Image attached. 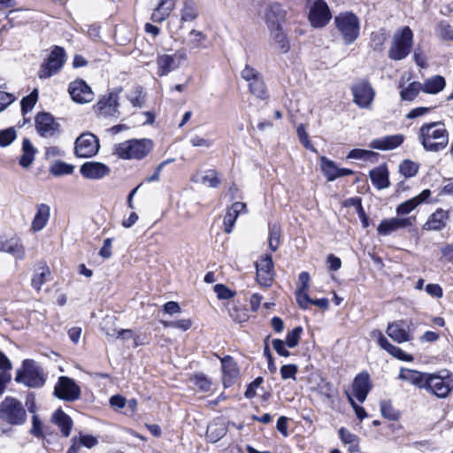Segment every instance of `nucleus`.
<instances>
[{
	"label": "nucleus",
	"mask_w": 453,
	"mask_h": 453,
	"mask_svg": "<svg viewBox=\"0 0 453 453\" xmlns=\"http://www.w3.org/2000/svg\"><path fill=\"white\" fill-rule=\"evenodd\" d=\"M449 370H442L444 374H426L418 370H400L398 378L418 388L430 390L438 397H446L453 388V376Z\"/></svg>",
	"instance_id": "f257e3e1"
},
{
	"label": "nucleus",
	"mask_w": 453,
	"mask_h": 453,
	"mask_svg": "<svg viewBox=\"0 0 453 453\" xmlns=\"http://www.w3.org/2000/svg\"><path fill=\"white\" fill-rule=\"evenodd\" d=\"M418 140L428 152H439L449 144V132L441 121L424 123L418 129Z\"/></svg>",
	"instance_id": "f03ea898"
},
{
	"label": "nucleus",
	"mask_w": 453,
	"mask_h": 453,
	"mask_svg": "<svg viewBox=\"0 0 453 453\" xmlns=\"http://www.w3.org/2000/svg\"><path fill=\"white\" fill-rule=\"evenodd\" d=\"M153 149L150 139H130L118 143L114 147V155L124 160H141L147 157Z\"/></svg>",
	"instance_id": "7ed1b4c3"
},
{
	"label": "nucleus",
	"mask_w": 453,
	"mask_h": 453,
	"mask_svg": "<svg viewBox=\"0 0 453 453\" xmlns=\"http://www.w3.org/2000/svg\"><path fill=\"white\" fill-rule=\"evenodd\" d=\"M413 45V33L409 27L398 29L393 36L388 50V58L395 61L404 59L411 52Z\"/></svg>",
	"instance_id": "20e7f679"
},
{
	"label": "nucleus",
	"mask_w": 453,
	"mask_h": 453,
	"mask_svg": "<svg viewBox=\"0 0 453 453\" xmlns=\"http://www.w3.org/2000/svg\"><path fill=\"white\" fill-rule=\"evenodd\" d=\"M0 419L12 426H20L27 420V411L18 399L6 396L0 403Z\"/></svg>",
	"instance_id": "39448f33"
},
{
	"label": "nucleus",
	"mask_w": 453,
	"mask_h": 453,
	"mask_svg": "<svg viewBox=\"0 0 453 453\" xmlns=\"http://www.w3.org/2000/svg\"><path fill=\"white\" fill-rule=\"evenodd\" d=\"M241 77L247 82L250 94L260 100H267L269 98V92L264 78L257 69L250 65H246L241 71Z\"/></svg>",
	"instance_id": "423d86ee"
},
{
	"label": "nucleus",
	"mask_w": 453,
	"mask_h": 453,
	"mask_svg": "<svg viewBox=\"0 0 453 453\" xmlns=\"http://www.w3.org/2000/svg\"><path fill=\"white\" fill-rule=\"evenodd\" d=\"M334 22L346 44L357 40L359 35V20L355 14L342 13L335 18Z\"/></svg>",
	"instance_id": "0eeeda50"
},
{
	"label": "nucleus",
	"mask_w": 453,
	"mask_h": 453,
	"mask_svg": "<svg viewBox=\"0 0 453 453\" xmlns=\"http://www.w3.org/2000/svg\"><path fill=\"white\" fill-rule=\"evenodd\" d=\"M121 90L122 88H119L103 96L94 106L95 111L104 118L118 119L120 115L119 95Z\"/></svg>",
	"instance_id": "6e6552de"
},
{
	"label": "nucleus",
	"mask_w": 453,
	"mask_h": 453,
	"mask_svg": "<svg viewBox=\"0 0 453 453\" xmlns=\"http://www.w3.org/2000/svg\"><path fill=\"white\" fill-rule=\"evenodd\" d=\"M65 62V52L64 48L54 46L50 55L42 65L38 76L40 79H48L58 73Z\"/></svg>",
	"instance_id": "1a4fd4ad"
},
{
	"label": "nucleus",
	"mask_w": 453,
	"mask_h": 453,
	"mask_svg": "<svg viewBox=\"0 0 453 453\" xmlns=\"http://www.w3.org/2000/svg\"><path fill=\"white\" fill-rule=\"evenodd\" d=\"M99 150V139L92 133H83L75 140L74 154L77 157H92L98 153Z\"/></svg>",
	"instance_id": "9d476101"
},
{
	"label": "nucleus",
	"mask_w": 453,
	"mask_h": 453,
	"mask_svg": "<svg viewBox=\"0 0 453 453\" xmlns=\"http://www.w3.org/2000/svg\"><path fill=\"white\" fill-rule=\"evenodd\" d=\"M35 129L43 138H55L61 133V126L49 112L42 111L35 118Z\"/></svg>",
	"instance_id": "9b49d317"
},
{
	"label": "nucleus",
	"mask_w": 453,
	"mask_h": 453,
	"mask_svg": "<svg viewBox=\"0 0 453 453\" xmlns=\"http://www.w3.org/2000/svg\"><path fill=\"white\" fill-rule=\"evenodd\" d=\"M187 59L184 50H176L173 54H159L157 57V75L162 77L178 69L181 63Z\"/></svg>",
	"instance_id": "f8f14e48"
},
{
	"label": "nucleus",
	"mask_w": 453,
	"mask_h": 453,
	"mask_svg": "<svg viewBox=\"0 0 453 453\" xmlns=\"http://www.w3.org/2000/svg\"><path fill=\"white\" fill-rule=\"evenodd\" d=\"M353 102L362 109H368L375 96V91L367 80H361L351 87Z\"/></svg>",
	"instance_id": "ddd939ff"
},
{
	"label": "nucleus",
	"mask_w": 453,
	"mask_h": 453,
	"mask_svg": "<svg viewBox=\"0 0 453 453\" xmlns=\"http://www.w3.org/2000/svg\"><path fill=\"white\" fill-rule=\"evenodd\" d=\"M54 395L59 399L74 402L81 396V388L73 379L61 376L55 385Z\"/></svg>",
	"instance_id": "4468645a"
},
{
	"label": "nucleus",
	"mask_w": 453,
	"mask_h": 453,
	"mask_svg": "<svg viewBox=\"0 0 453 453\" xmlns=\"http://www.w3.org/2000/svg\"><path fill=\"white\" fill-rule=\"evenodd\" d=\"M412 322L411 320L400 319L388 323L387 334L395 342L403 343L412 340Z\"/></svg>",
	"instance_id": "2eb2a0df"
},
{
	"label": "nucleus",
	"mask_w": 453,
	"mask_h": 453,
	"mask_svg": "<svg viewBox=\"0 0 453 453\" xmlns=\"http://www.w3.org/2000/svg\"><path fill=\"white\" fill-rule=\"evenodd\" d=\"M415 220V216L385 219L379 224L377 234L382 236L389 235L398 230L412 226Z\"/></svg>",
	"instance_id": "dca6fc26"
},
{
	"label": "nucleus",
	"mask_w": 453,
	"mask_h": 453,
	"mask_svg": "<svg viewBox=\"0 0 453 453\" xmlns=\"http://www.w3.org/2000/svg\"><path fill=\"white\" fill-rule=\"evenodd\" d=\"M308 17L313 27H323L330 21L332 15L324 0H316L311 6Z\"/></svg>",
	"instance_id": "f3484780"
},
{
	"label": "nucleus",
	"mask_w": 453,
	"mask_h": 453,
	"mask_svg": "<svg viewBox=\"0 0 453 453\" xmlns=\"http://www.w3.org/2000/svg\"><path fill=\"white\" fill-rule=\"evenodd\" d=\"M257 281L259 285L268 288L272 285L274 277L273 262L272 255H265L256 263Z\"/></svg>",
	"instance_id": "a211bd4d"
},
{
	"label": "nucleus",
	"mask_w": 453,
	"mask_h": 453,
	"mask_svg": "<svg viewBox=\"0 0 453 453\" xmlns=\"http://www.w3.org/2000/svg\"><path fill=\"white\" fill-rule=\"evenodd\" d=\"M68 92L73 101L77 104H87L94 99L91 88L83 80L72 81L69 84Z\"/></svg>",
	"instance_id": "6ab92c4d"
},
{
	"label": "nucleus",
	"mask_w": 453,
	"mask_h": 453,
	"mask_svg": "<svg viewBox=\"0 0 453 453\" xmlns=\"http://www.w3.org/2000/svg\"><path fill=\"white\" fill-rule=\"evenodd\" d=\"M320 168L328 181H334L338 178L354 174L353 170L340 168L335 162L326 157H320Z\"/></svg>",
	"instance_id": "aec40b11"
},
{
	"label": "nucleus",
	"mask_w": 453,
	"mask_h": 453,
	"mask_svg": "<svg viewBox=\"0 0 453 453\" xmlns=\"http://www.w3.org/2000/svg\"><path fill=\"white\" fill-rule=\"evenodd\" d=\"M110 168L104 163L96 161H88L81 165V174L89 180H99L110 173Z\"/></svg>",
	"instance_id": "412c9836"
},
{
	"label": "nucleus",
	"mask_w": 453,
	"mask_h": 453,
	"mask_svg": "<svg viewBox=\"0 0 453 453\" xmlns=\"http://www.w3.org/2000/svg\"><path fill=\"white\" fill-rule=\"evenodd\" d=\"M372 335L377 337L378 344L394 357L404 362H411L413 360L411 355L405 353L400 348L390 343L380 331H373Z\"/></svg>",
	"instance_id": "4be33fe9"
},
{
	"label": "nucleus",
	"mask_w": 453,
	"mask_h": 453,
	"mask_svg": "<svg viewBox=\"0 0 453 453\" xmlns=\"http://www.w3.org/2000/svg\"><path fill=\"white\" fill-rule=\"evenodd\" d=\"M15 380L29 388H41L45 383V377L39 370H18Z\"/></svg>",
	"instance_id": "5701e85b"
},
{
	"label": "nucleus",
	"mask_w": 453,
	"mask_h": 453,
	"mask_svg": "<svg viewBox=\"0 0 453 453\" xmlns=\"http://www.w3.org/2000/svg\"><path fill=\"white\" fill-rule=\"evenodd\" d=\"M372 385L370 380V375L365 371L358 373L355 377L352 385L353 393L356 398L360 403H363L366 399V396L372 389Z\"/></svg>",
	"instance_id": "b1692460"
},
{
	"label": "nucleus",
	"mask_w": 453,
	"mask_h": 453,
	"mask_svg": "<svg viewBox=\"0 0 453 453\" xmlns=\"http://www.w3.org/2000/svg\"><path fill=\"white\" fill-rule=\"evenodd\" d=\"M0 251L9 253L19 260L25 258V248L21 241L17 237L8 239L4 235H0Z\"/></svg>",
	"instance_id": "393cba45"
},
{
	"label": "nucleus",
	"mask_w": 453,
	"mask_h": 453,
	"mask_svg": "<svg viewBox=\"0 0 453 453\" xmlns=\"http://www.w3.org/2000/svg\"><path fill=\"white\" fill-rule=\"evenodd\" d=\"M405 136L402 134L386 135L372 140L369 147L380 150H391L400 147L404 142Z\"/></svg>",
	"instance_id": "a878e982"
},
{
	"label": "nucleus",
	"mask_w": 453,
	"mask_h": 453,
	"mask_svg": "<svg viewBox=\"0 0 453 453\" xmlns=\"http://www.w3.org/2000/svg\"><path fill=\"white\" fill-rule=\"evenodd\" d=\"M431 196L430 189H424L418 196L400 203L395 209V212L398 216L408 215L414 211L418 205L426 202Z\"/></svg>",
	"instance_id": "bb28decb"
},
{
	"label": "nucleus",
	"mask_w": 453,
	"mask_h": 453,
	"mask_svg": "<svg viewBox=\"0 0 453 453\" xmlns=\"http://www.w3.org/2000/svg\"><path fill=\"white\" fill-rule=\"evenodd\" d=\"M448 219L449 212L439 208L428 217L422 228L426 231H441L446 226Z\"/></svg>",
	"instance_id": "cd10ccee"
},
{
	"label": "nucleus",
	"mask_w": 453,
	"mask_h": 453,
	"mask_svg": "<svg viewBox=\"0 0 453 453\" xmlns=\"http://www.w3.org/2000/svg\"><path fill=\"white\" fill-rule=\"evenodd\" d=\"M270 32V43L279 52L285 54L290 50V42L288 35L285 34L283 27H274L269 30Z\"/></svg>",
	"instance_id": "c85d7f7f"
},
{
	"label": "nucleus",
	"mask_w": 453,
	"mask_h": 453,
	"mask_svg": "<svg viewBox=\"0 0 453 453\" xmlns=\"http://www.w3.org/2000/svg\"><path fill=\"white\" fill-rule=\"evenodd\" d=\"M389 173L386 164L375 167L369 172L372 184L379 190L388 188L390 186Z\"/></svg>",
	"instance_id": "c756f323"
},
{
	"label": "nucleus",
	"mask_w": 453,
	"mask_h": 453,
	"mask_svg": "<svg viewBox=\"0 0 453 453\" xmlns=\"http://www.w3.org/2000/svg\"><path fill=\"white\" fill-rule=\"evenodd\" d=\"M242 212H246V204L242 202H235L227 209L223 220L225 233H232L234 223Z\"/></svg>",
	"instance_id": "7c9ffc66"
},
{
	"label": "nucleus",
	"mask_w": 453,
	"mask_h": 453,
	"mask_svg": "<svg viewBox=\"0 0 453 453\" xmlns=\"http://www.w3.org/2000/svg\"><path fill=\"white\" fill-rule=\"evenodd\" d=\"M175 3L176 0H160L152 12L151 20L155 23H161L165 20L174 9Z\"/></svg>",
	"instance_id": "2f4dec72"
},
{
	"label": "nucleus",
	"mask_w": 453,
	"mask_h": 453,
	"mask_svg": "<svg viewBox=\"0 0 453 453\" xmlns=\"http://www.w3.org/2000/svg\"><path fill=\"white\" fill-rule=\"evenodd\" d=\"M445 87V78L441 75H434L424 80L421 83V91L426 94L435 95L442 91Z\"/></svg>",
	"instance_id": "473e14b6"
},
{
	"label": "nucleus",
	"mask_w": 453,
	"mask_h": 453,
	"mask_svg": "<svg viewBox=\"0 0 453 453\" xmlns=\"http://www.w3.org/2000/svg\"><path fill=\"white\" fill-rule=\"evenodd\" d=\"M284 21V12L278 4H273L269 6L265 13V22L269 30L274 27H282L281 23Z\"/></svg>",
	"instance_id": "72a5a7b5"
},
{
	"label": "nucleus",
	"mask_w": 453,
	"mask_h": 453,
	"mask_svg": "<svg viewBox=\"0 0 453 453\" xmlns=\"http://www.w3.org/2000/svg\"><path fill=\"white\" fill-rule=\"evenodd\" d=\"M52 422L60 428L63 436L68 437L70 435L73 427V420L61 409H58L54 411Z\"/></svg>",
	"instance_id": "f704fd0d"
},
{
	"label": "nucleus",
	"mask_w": 453,
	"mask_h": 453,
	"mask_svg": "<svg viewBox=\"0 0 453 453\" xmlns=\"http://www.w3.org/2000/svg\"><path fill=\"white\" fill-rule=\"evenodd\" d=\"M50 218V206L41 203L37 206V211L33 219L31 228L34 232L41 231L47 224Z\"/></svg>",
	"instance_id": "c9c22d12"
},
{
	"label": "nucleus",
	"mask_w": 453,
	"mask_h": 453,
	"mask_svg": "<svg viewBox=\"0 0 453 453\" xmlns=\"http://www.w3.org/2000/svg\"><path fill=\"white\" fill-rule=\"evenodd\" d=\"M50 275V267L44 262L38 264L35 270L34 276L31 280V286L36 290L40 291L42 286L47 281Z\"/></svg>",
	"instance_id": "e433bc0d"
},
{
	"label": "nucleus",
	"mask_w": 453,
	"mask_h": 453,
	"mask_svg": "<svg viewBox=\"0 0 453 453\" xmlns=\"http://www.w3.org/2000/svg\"><path fill=\"white\" fill-rule=\"evenodd\" d=\"M36 150L28 138H24L22 142V155L19 164L23 168H28L35 160Z\"/></svg>",
	"instance_id": "4c0bfd02"
},
{
	"label": "nucleus",
	"mask_w": 453,
	"mask_h": 453,
	"mask_svg": "<svg viewBox=\"0 0 453 453\" xmlns=\"http://www.w3.org/2000/svg\"><path fill=\"white\" fill-rule=\"evenodd\" d=\"M180 21L182 23L192 22L199 15L196 3L194 0H184L180 9Z\"/></svg>",
	"instance_id": "58836bf2"
},
{
	"label": "nucleus",
	"mask_w": 453,
	"mask_h": 453,
	"mask_svg": "<svg viewBox=\"0 0 453 453\" xmlns=\"http://www.w3.org/2000/svg\"><path fill=\"white\" fill-rule=\"evenodd\" d=\"M227 428L223 422H212L207 426L206 438L215 443L226 435Z\"/></svg>",
	"instance_id": "ea45409f"
},
{
	"label": "nucleus",
	"mask_w": 453,
	"mask_h": 453,
	"mask_svg": "<svg viewBox=\"0 0 453 453\" xmlns=\"http://www.w3.org/2000/svg\"><path fill=\"white\" fill-rule=\"evenodd\" d=\"M421 91V82H411L406 88L400 91V97L403 101H413Z\"/></svg>",
	"instance_id": "a19ab883"
},
{
	"label": "nucleus",
	"mask_w": 453,
	"mask_h": 453,
	"mask_svg": "<svg viewBox=\"0 0 453 453\" xmlns=\"http://www.w3.org/2000/svg\"><path fill=\"white\" fill-rule=\"evenodd\" d=\"M49 171L53 176L71 175L74 171V166L65 162L58 160L50 165Z\"/></svg>",
	"instance_id": "79ce46f5"
},
{
	"label": "nucleus",
	"mask_w": 453,
	"mask_h": 453,
	"mask_svg": "<svg viewBox=\"0 0 453 453\" xmlns=\"http://www.w3.org/2000/svg\"><path fill=\"white\" fill-rule=\"evenodd\" d=\"M189 41L188 46L190 50H197L201 48H205V42L207 41V35L203 32L192 29L189 34Z\"/></svg>",
	"instance_id": "37998d69"
},
{
	"label": "nucleus",
	"mask_w": 453,
	"mask_h": 453,
	"mask_svg": "<svg viewBox=\"0 0 453 453\" xmlns=\"http://www.w3.org/2000/svg\"><path fill=\"white\" fill-rule=\"evenodd\" d=\"M378 156H379L378 153L372 151V150H363V149H353L348 153L347 158L363 159V160L374 162L377 160Z\"/></svg>",
	"instance_id": "c03bdc74"
},
{
	"label": "nucleus",
	"mask_w": 453,
	"mask_h": 453,
	"mask_svg": "<svg viewBox=\"0 0 453 453\" xmlns=\"http://www.w3.org/2000/svg\"><path fill=\"white\" fill-rule=\"evenodd\" d=\"M38 89L35 88L28 96H24L20 101L21 113L23 116L30 112L38 101Z\"/></svg>",
	"instance_id": "a18cd8bd"
},
{
	"label": "nucleus",
	"mask_w": 453,
	"mask_h": 453,
	"mask_svg": "<svg viewBox=\"0 0 453 453\" xmlns=\"http://www.w3.org/2000/svg\"><path fill=\"white\" fill-rule=\"evenodd\" d=\"M388 40V35L384 29H380L371 34L370 45L374 51H381Z\"/></svg>",
	"instance_id": "49530a36"
},
{
	"label": "nucleus",
	"mask_w": 453,
	"mask_h": 453,
	"mask_svg": "<svg viewBox=\"0 0 453 453\" xmlns=\"http://www.w3.org/2000/svg\"><path fill=\"white\" fill-rule=\"evenodd\" d=\"M281 230L280 226L273 225L269 226V248L272 251H276L280 243Z\"/></svg>",
	"instance_id": "de8ad7c7"
},
{
	"label": "nucleus",
	"mask_w": 453,
	"mask_h": 453,
	"mask_svg": "<svg viewBox=\"0 0 453 453\" xmlns=\"http://www.w3.org/2000/svg\"><path fill=\"white\" fill-rule=\"evenodd\" d=\"M418 164L409 159L403 160L399 165V172L405 178H411L415 176L418 173Z\"/></svg>",
	"instance_id": "09e8293b"
},
{
	"label": "nucleus",
	"mask_w": 453,
	"mask_h": 453,
	"mask_svg": "<svg viewBox=\"0 0 453 453\" xmlns=\"http://www.w3.org/2000/svg\"><path fill=\"white\" fill-rule=\"evenodd\" d=\"M381 415L389 420H397L399 412L395 410L390 401L383 400L380 403Z\"/></svg>",
	"instance_id": "8fccbe9b"
},
{
	"label": "nucleus",
	"mask_w": 453,
	"mask_h": 453,
	"mask_svg": "<svg viewBox=\"0 0 453 453\" xmlns=\"http://www.w3.org/2000/svg\"><path fill=\"white\" fill-rule=\"evenodd\" d=\"M228 314L236 323H242L249 318L247 311L235 304H232L230 307H228Z\"/></svg>",
	"instance_id": "3c124183"
},
{
	"label": "nucleus",
	"mask_w": 453,
	"mask_h": 453,
	"mask_svg": "<svg viewBox=\"0 0 453 453\" xmlns=\"http://www.w3.org/2000/svg\"><path fill=\"white\" fill-rule=\"evenodd\" d=\"M436 32L441 39L453 41V27L447 21H440L436 26Z\"/></svg>",
	"instance_id": "603ef678"
},
{
	"label": "nucleus",
	"mask_w": 453,
	"mask_h": 453,
	"mask_svg": "<svg viewBox=\"0 0 453 453\" xmlns=\"http://www.w3.org/2000/svg\"><path fill=\"white\" fill-rule=\"evenodd\" d=\"M213 290L219 300H229L236 295L235 291L231 290L228 287L221 283L214 285Z\"/></svg>",
	"instance_id": "864d4df0"
},
{
	"label": "nucleus",
	"mask_w": 453,
	"mask_h": 453,
	"mask_svg": "<svg viewBox=\"0 0 453 453\" xmlns=\"http://www.w3.org/2000/svg\"><path fill=\"white\" fill-rule=\"evenodd\" d=\"M202 183L206 184L210 188H218L220 184L217 171L211 169L208 170L206 173L202 177Z\"/></svg>",
	"instance_id": "5fc2aeb1"
},
{
	"label": "nucleus",
	"mask_w": 453,
	"mask_h": 453,
	"mask_svg": "<svg viewBox=\"0 0 453 453\" xmlns=\"http://www.w3.org/2000/svg\"><path fill=\"white\" fill-rule=\"evenodd\" d=\"M339 436L343 443L357 447L359 441L358 437L350 433L348 429L341 427L339 429Z\"/></svg>",
	"instance_id": "6e6d98bb"
},
{
	"label": "nucleus",
	"mask_w": 453,
	"mask_h": 453,
	"mask_svg": "<svg viewBox=\"0 0 453 453\" xmlns=\"http://www.w3.org/2000/svg\"><path fill=\"white\" fill-rule=\"evenodd\" d=\"M16 131L14 128L10 127L0 131V147H6L10 145L16 138Z\"/></svg>",
	"instance_id": "4d7b16f0"
},
{
	"label": "nucleus",
	"mask_w": 453,
	"mask_h": 453,
	"mask_svg": "<svg viewBox=\"0 0 453 453\" xmlns=\"http://www.w3.org/2000/svg\"><path fill=\"white\" fill-rule=\"evenodd\" d=\"M302 332L303 328L301 326H296L292 331L288 332L286 337V344L289 348L297 346Z\"/></svg>",
	"instance_id": "13d9d810"
},
{
	"label": "nucleus",
	"mask_w": 453,
	"mask_h": 453,
	"mask_svg": "<svg viewBox=\"0 0 453 453\" xmlns=\"http://www.w3.org/2000/svg\"><path fill=\"white\" fill-rule=\"evenodd\" d=\"M296 302L302 309H308L311 304L312 299L309 296L307 290L297 289L296 292Z\"/></svg>",
	"instance_id": "bf43d9fd"
},
{
	"label": "nucleus",
	"mask_w": 453,
	"mask_h": 453,
	"mask_svg": "<svg viewBox=\"0 0 453 453\" xmlns=\"http://www.w3.org/2000/svg\"><path fill=\"white\" fill-rule=\"evenodd\" d=\"M165 327H173L181 329L182 331L188 330L192 326L190 319H180L176 321L163 322Z\"/></svg>",
	"instance_id": "052dcab7"
},
{
	"label": "nucleus",
	"mask_w": 453,
	"mask_h": 453,
	"mask_svg": "<svg viewBox=\"0 0 453 453\" xmlns=\"http://www.w3.org/2000/svg\"><path fill=\"white\" fill-rule=\"evenodd\" d=\"M194 384L197 386L202 391H209L211 388V382L202 373L196 374L192 379Z\"/></svg>",
	"instance_id": "680f3d73"
},
{
	"label": "nucleus",
	"mask_w": 453,
	"mask_h": 453,
	"mask_svg": "<svg viewBox=\"0 0 453 453\" xmlns=\"http://www.w3.org/2000/svg\"><path fill=\"white\" fill-rule=\"evenodd\" d=\"M106 334L109 336H112L115 338H121V339H133L134 338V332L131 329H120V330H111V331H106Z\"/></svg>",
	"instance_id": "e2e57ef3"
},
{
	"label": "nucleus",
	"mask_w": 453,
	"mask_h": 453,
	"mask_svg": "<svg viewBox=\"0 0 453 453\" xmlns=\"http://www.w3.org/2000/svg\"><path fill=\"white\" fill-rule=\"evenodd\" d=\"M263 381L264 380L262 377L256 378L248 385L244 396L246 398H253L256 395V389L263 383Z\"/></svg>",
	"instance_id": "0e129e2a"
},
{
	"label": "nucleus",
	"mask_w": 453,
	"mask_h": 453,
	"mask_svg": "<svg viewBox=\"0 0 453 453\" xmlns=\"http://www.w3.org/2000/svg\"><path fill=\"white\" fill-rule=\"evenodd\" d=\"M77 441L80 447L84 446L88 449H91L98 443L97 439L90 434L81 435Z\"/></svg>",
	"instance_id": "69168bd1"
},
{
	"label": "nucleus",
	"mask_w": 453,
	"mask_h": 453,
	"mask_svg": "<svg viewBox=\"0 0 453 453\" xmlns=\"http://www.w3.org/2000/svg\"><path fill=\"white\" fill-rule=\"evenodd\" d=\"M189 142L193 147L210 148L212 145L211 140L201 137L199 135H193L190 138Z\"/></svg>",
	"instance_id": "338daca9"
},
{
	"label": "nucleus",
	"mask_w": 453,
	"mask_h": 453,
	"mask_svg": "<svg viewBox=\"0 0 453 453\" xmlns=\"http://www.w3.org/2000/svg\"><path fill=\"white\" fill-rule=\"evenodd\" d=\"M15 99L12 94L0 91V112L4 111Z\"/></svg>",
	"instance_id": "774afa93"
}]
</instances>
